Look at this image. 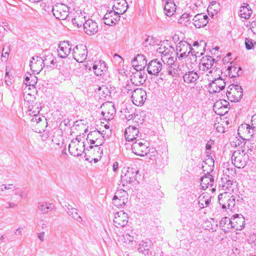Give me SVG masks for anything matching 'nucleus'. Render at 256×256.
Listing matches in <instances>:
<instances>
[{
  "label": "nucleus",
  "mask_w": 256,
  "mask_h": 256,
  "mask_svg": "<svg viewBox=\"0 0 256 256\" xmlns=\"http://www.w3.org/2000/svg\"><path fill=\"white\" fill-rule=\"evenodd\" d=\"M176 54L179 58H186L190 52L192 56H195V58L197 56H200L202 54V52L196 51L192 48L191 45L186 40H181L176 46Z\"/></svg>",
  "instance_id": "f257e3e1"
},
{
  "label": "nucleus",
  "mask_w": 256,
  "mask_h": 256,
  "mask_svg": "<svg viewBox=\"0 0 256 256\" xmlns=\"http://www.w3.org/2000/svg\"><path fill=\"white\" fill-rule=\"evenodd\" d=\"M128 202V192L122 190H118L112 198L113 204L118 208L122 207Z\"/></svg>",
  "instance_id": "9b49d317"
},
{
  "label": "nucleus",
  "mask_w": 256,
  "mask_h": 256,
  "mask_svg": "<svg viewBox=\"0 0 256 256\" xmlns=\"http://www.w3.org/2000/svg\"><path fill=\"white\" fill-rule=\"evenodd\" d=\"M214 160L212 157L208 156L203 162L202 168L204 172L209 174L214 170Z\"/></svg>",
  "instance_id": "2f4dec72"
},
{
  "label": "nucleus",
  "mask_w": 256,
  "mask_h": 256,
  "mask_svg": "<svg viewBox=\"0 0 256 256\" xmlns=\"http://www.w3.org/2000/svg\"><path fill=\"white\" fill-rule=\"evenodd\" d=\"M52 144L53 146H60L61 142L62 136L59 134L54 133L52 136L50 137Z\"/></svg>",
  "instance_id": "de8ad7c7"
},
{
  "label": "nucleus",
  "mask_w": 256,
  "mask_h": 256,
  "mask_svg": "<svg viewBox=\"0 0 256 256\" xmlns=\"http://www.w3.org/2000/svg\"><path fill=\"white\" fill-rule=\"evenodd\" d=\"M244 218L242 214L234 215L232 218V228L236 230H241L244 225Z\"/></svg>",
  "instance_id": "393cba45"
},
{
  "label": "nucleus",
  "mask_w": 256,
  "mask_h": 256,
  "mask_svg": "<svg viewBox=\"0 0 256 256\" xmlns=\"http://www.w3.org/2000/svg\"><path fill=\"white\" fill-rule=\"evenodd\" d=\"M162 62L158 59L150 61L147 66V71L150 74L158 76L162 70Z\"/></svg>",
  "instance_id": "dca6fc26"
},
{
  "label": "nucleus",
  "mask_w": 256,
  "mask_h": 256,
  "mask_svg": "<svg viewBox=\"0 0 256 256\" xmlns=\"http://www.w3.org/2000/svg\"><path fill=\"white\" fill-rule=\"evenodd\" d=\"M224 173V177H232L236 174V171L234 170L232 168H231L230 170L228 168H226L225 170H223Z\"/></svg>",
  "instance_id": "680f3d73"
},
{
  "label": "nucleus",
  "mask_w": 256,
  "mask_h": 256,
  "mask_svg": "<svg viewBox=\"0 0 256 256\" xmlns=\"http://www.w3.org/2000/svg\"><path fill=\"white\" fill-rule=\"evenodd\" d=\"M73 58L78 62H84L88 56V50L86 45L80 44L76 46L72 52Z\"/></svg>",
  "instance_id": "9d476101"
},
{
  "label": "nucleus",
  "mask_w": 256,
  "mask_h": 256,
  "mask_svg": "<svg viewBox=\"0 0 256 256\" xmlns=\"http://www.w3.org/2000/svg\"><path fill=\"white\" fill-rule=\"evenodd\" d=\"M115 113V110L114 105L109 104L108 106V110L102 112L104 118L108 120H112Z\"/></svg>",
  "instance_id": "58836bf2"
},
{
  "label": "nucleus",
  "mask_w": 256,
  "mask_h": 256,
  "mask_svg": "<svg viewBox=\"0 0 256 256\" xmlns=\"http://www.w3.org/2000/svg\"><path fill=\"white\" fill-rule=\"evenodd\" d=\"M235 204V198L233 196H232L230 198H228V200L227 206L228 208L230 210H232V208H234Z\"/></svg>",
  "instance_id": "0e129e2a"
},
{
  "label": "nucleus",
  "mask_w": 256,
  "mask_h": 256,
  "mask_svg": "<svg viewBox=\"0 0 256 256\" xmlns=\"http://www.w3.org/2000/svg\"><path fill=\"white\" fill-rule=\"evenodd\" d=\"M245 45L246 48L248 50L252 49L254 47V44L252 40L248 38H245Z\"/></svg>",
  "instance_id": "69168bd1"
},
{
  "label": "nucleus",
  "mask_w": 256,
  "mask_h": 256,
  "mask_svg": "<svg viewBox=\"0 0 256 256\" xmlns=\"http://www.w3.org/2000/svg\"><path fill=\"white\" fill-rule=\"evenodd\" d=\"M214 183V178L210 174L204 173V176L200 178V186L203 190H206L208 186H212Z\"/></svg>",
  "instance_id": "c756f323"
},
{
  "label": "nucleus",
  "mask_w": 256,
  "mask_h": 256,
  "mask_svg": "<svg viewBox=\"0 0 256 256\" xmlns=\"http://www.w3.org/2000/svg\"><path fill=\"white\" fill-rule=\"evenodd\" d=\"M86 14L82 10H76L73 13L70 21L72 24L78 27H81L87 20Z\"/></svg>",
  "instance_id": "4468645a"
},
{
  "label": "nucleus",
  "mask_w": 256,
  "mask_h": 256,
  "mask_svg": "<svg viewBox=\"0 0 256 256\" xmlns=\"http://www.w3.org/2000/svg\"><path fill=\"white\" fill-rule=\"evenodd\" d=\"M32 122H36L38 128H40L39 132H41V131H44L45 128L47 126V122L46 118L42 116L34 115V118L32 120Z\"/></svg>",
  "instance_id": "a878e982"
},
{
  "label": "nucleus",
  "mask_w": 256,
  "mask_h": 256,
  "mask_svg": "<svg viewBox=\"0 0 256 256\" xmlns=\"http://www.w3.org/2000/svg\"><path fill=\"white\" fill-rule=\"evenodd\" d=\"M128 218L126 213L122 210L114 214L113 224L117 228H122L127 224Z\"/></svg>",
  "instance_id": "ddd939ff"
},
{
  "label": "nucleus",
  "mask_w": 256,
  "mask_h": 256,
  "mask_svg": "<svg viewBox=\"0 0 256 256\" xmlns=\"http://www.w3.org/2000/svg\"><path fill=\"white\" fill-rule=\"evenodd\" d=\"M106 66L104 62L100 60L95 62L93 64L92 69L94 73L97 76H102L106 71Z\"/></svg>",
  "instance_id": "c85d7f7f"
},
{
  "label": "nucleus",
  "mask_w": 256,
  "mask_h": 256,
  "mask_svg": "<svg viewBox=\"0 0 256 256\" xmlns=\"http://www.w3.org/2000/svg\"><path fill=\"white\" fill-rule=\"evenodd\" d=\"M220 226L224 232H228L230 228H232V218L230 220L227 217L223 218L220 221Z\"/></svg>",
  "instance_id": "4c0bfd02"
},
{
  "label": "nucleus",
  "mask_w": 256,
  "mask_h": 256,
  "mask_svg": "<svg viewBox=\"0 0 256 256\" xmlns=\"http://www.w3.org/2000/svg\"><path fill=\"white\" fill-rule=\"evenodd\" d=\"M132 152L139 156H146L150 151L146 142L144 139L137 140L132 146Z\"/></svg>",
  "instance_id": "20e7f679"
},
{
  "label": "nucleus",
  "mask_w": 256,
  "mask_h": 256,
  "mask_svg": "<svg viewBox=\"0 0 256 256\" xmlns=\"http://www.w3.org/2000/svg\"><path fill=\"white\" fill-rule=\"evenodd\" d=\"M212 197L208 192H204L198 198L199 207L204 208L208 206L211 202Z\"/></svg>",
  "instance_id": "bb28decb"
},
{
  "label": "nucleus",
  "mask_w": 256,
  "mask_h": 256,
  "mask_svg": "<svg viewBox=\"0 0 256 256\" xmlns=\"http://www.w3.org/2000/svg\"><path fill=\"white\" fill-rule=\"evenodd\" d=\"M220 111H219L220 113H216L218 115L220 116H223L226 114L228 112L229 108H228V106H224L221 108L219 110Z\"/></svg>",
  "instance_id": "338daca9"
},
{
  "label": "nucleus",
  "mask_w": 256,
  "mask_h": 256,
  "mask_svg": "<svg viewBox=\"0 0 256 256\" xmlns=\"http://www.w3.org/2000/svg\"><path fill=\"white\" fill-rule=\"evenodd\" d=\"M30 63V70L36 74H39L44 68L42 60L41 57L38 56H32Z\"/></svg>",
  "instance_id": "a211bd4d"
},
{
  "label": "nucleus",
  "mask_w": 256,
  "mask_h": 256,
  "mask_svg": "<svg viewBox=\"0 0 256 256\" xmlns=\"http://www.w3.org/2000/svg\"><path fill=\"white\" fill-rule=\"evenodd\" d=\"M192 46L194 47H196V49H194L196 51H198L199 52V50L200 48H202L204 50V48L206 46V43L204 40H200L199 42L196 41L194 42Z\"/></svg>",
  "instance_id": "864d4df0"
},
{
  "label": "nucleus",
  "mask_w": 256,
  "mask_h": 256,
  "mask_svg": "<svg viewBox=\"0 0 256 256\" xmlns=\"http://www.w3.org/2000/svg\"><path fill=\"white\" fill-rule=\"evenodd\" d=\"M37 78L32 76L31 74H30V77L26 76L25 78V83L27 86H34L36 84Z\"/></svg>",
  "instance_id": "8fccbe9b"
},
{
  "label": "nucleus",
  "mask_w": 256,
  "mask_h": 256,
  "mask_svg": "<svg viewBox=\"0 0 256 256\" xmlns=\"http://www.w3.org/2000/svg\"><path fill=\"white\" fill-rule=\"evenodd\" d=\"M214 60L210 56L203 57L200 64V70L202 71H207L212 68Z\"/></svg>",
  "instance_id": "b1692460"
},
{
  "label": "nucleus",
  "mask_w": 256,
  "mask_h": 256,
  "mask_svg": "<svg viewBox=\"0 0 256 256\" xmlns=\"http://www.w3.org/2000/svg\"><path fill=\"white\" fill-rule=\"evenodd\" d=\"M176 10V5L172 0H168L165 3L164 10L166 14L168 16H171Z\"/></svg>",
  "instance_id": "c9c22d12"
},
{
  "label": "nucleus",
  "mask_w": 256,
  "mask_h": 256,
  "mask_svg": "<svg viewBox=\"0 0 256 256\" xmlns=\"http://www.w3.org/2000/svg\"><path fill=\"white\" fill-rule=\"evenodd\" d=\"M252 129L256 132V114L254 115L251 120Z\"/></svg>",
  "instance_id": "774afa93"
},
{
  "label": "nucleus",
  "mask_w": 256,
  "mask_h": 256,
  "mask_svg": "<svg viewBox=\"0 0 256 256\" xmlns=\"http://www.w3.org/2000/svg\"><path fill=\"white\" fill-rule=\"evenodd\" d=\"M254 130L252 129V126H250L249 124H244L239 126L238 132V135L241 132L244 133V136L247 138V140H248L254 134Z\"/></svg>",
  "instance_id": "7c9ffc66"
},
{
  "label": "nucleus",
  "mask_w": 256,
  "mask_h": 256,
  "mask_svg": "<svg viewBox=\"0 0 256 256\" xmlns=\"http://www.w3.org/2000/svg\"><path fill=\"white\" fill-rule=\"evenodd\" d=\"M198 77L199 76L198 73L194 70L186 72L183 76L184 82L188 84L195 82L198 80Z\"/></svg>",
  "instance_id": "f704fd0d"
},
{
  "label": "nucleus",
  "mask_w": 256,
  "mask_h": 256,
  "mask_svg": "<svg viewBox=\"0 0 256 256\" xmlns=\"http://www.w3.org/2000/svg\"><path fill=\"white\" fill-rule=\"evenodd\" d=\"M66 211L68 215L71 216L72 218H74L75 220L79 223H82V217L80 216L78 213V210L73 208L70 204H68V205H66Z\"/></svg>",
  "instance_id": "cd10ccee"
},
{
  "label": "nucleus",
  "mask_w": 256,
  "mask_h": 256,
  "mask_svg": "<svg viewBox=\"0 0 256 256\" xmlns=\"http://www.w3.org/2000/svg\"><path fill=\"white\" fill-rule=\"evenodd\" d=\"M138 170L132 168H124L122 170L121 182L120 185L122 184L124 186L126 184H130L134 181L136 179Z\"/></svg>",
  "instance_id": "423d86ee"
},
{
  "label": "nucleus",
  "mask_w": 256,
  "mask_h": 256,
  "mask_svg": "<svg viewBox=\"0 0 256 256\" xmlns=\"http://www.w3.org/2000/svg\"><path fill=\"white\" fill-rule=\"evenodd\" d=\"M146 98V93L142 88H136L132 92V99L134 104L141 106Z\"/></svg>",
  "instance_id": "f8f14e48"
},
{
  "label": "nucleus",
  "mask_w": 256,
  "mask_h": 256,
  "mask_svg": "<svg viewBox=\"0 0 256 256\" xmlns=\"http://www.w3.org/2000/svg\"><path fill=\"white\" fill-rule=\"evenodd\" d=\"M252 10L248 4H244L238 12L239 16L244 19H248L252 14Z\"/></svg>",
  "instance_id": "473e14b6"
},
{
  "label": "nucleus",
  "mask_w": 256,
  "mask_h": 256,
  "mask_svg": "<svg viewBox=\"0 0 256 256\" xmlns=\"http://www.w3.org/2000/svg\"><path fill=\"white\" fill-rule=\"evenodd\" d=\"M192 16L190 15V14L185 12L180 16L178 20V22L182 24L187 26L190 23V20Z\"/></svg>",
  "instance_id": "49530a36"
},
{
  "label": "nucleus",
  "mask_w": 256,
  "mask_h": 256,
  "mask_svg": "<svg viewBox=\"0 0 256 256\" xmlns=\"http://www.w3.org/2000/svg\"><path fill=\"white\" fill-rule=\"evenodd\" d=\"M193 24L196 28H200L206 25L208 18L206 14L201 13L196 14L192 19Z\"/></svg>",
  "instance_id": "412c9836"
},
{
  "label": "nucleus",
  "mask_w": 256,
  "mask_h": 256,
  "mask_svg": "<svg viewBox=\"0 0 256 256\" xmlns=\"http://www.w3.org/2000/svg\"><path fill=\"white\" fill-rule=\"evenodd\" d=\"M240 138H236L235 141L233 142L234 143L236 146H240L242 148V146H245L246 142L245 140H246V138H242V136H240Z\"/></svg>",
  "instance_id": "603ef678"
},
{
  "label": "nucleus",
  "mask_w": 256,
  "mask_h": 256,
  "mask_svg": "<svg viewBox=\"0 0 256 256\" xmlns=\"http://www.w3.org/2000/svg\"><path fill=\"white\" fill-rule=\"evenodd\" d=\"M14 188L13 184H2L0 185V192H4L6 190H12Z\"/></svg>",
  "instance_id": "bf43d9fd"
},
{
  "label": "nucleus",
  "mask_w": 256,
  "mask_h": 256,
  "mask_svg": "<svg viewBox=\"0 0 256 256\" xmlns=\"http://www.w3.org/2000/svg\"><path fill=\"white\" fill-rule=\"evenodd\" d=\"M105 140L104 136L102 134L98 137V138L92 144L94 146L90 145L87 147L86 150V156L85 159L86 160H88L89 158L92 157V152L93 151L96 150L98 154H102L103 150L100 147V146L102 145Z\"/></svg>",
  "instance_id": "0eeeda50"
},
{
  "label": "nucleus",
  "mask_w": 256,
  "mask_h": 256,
  "mask_svg": "<svg viewBox=\"0 0 256 256\" xmlns=\"http://www.w3.org/2000/svg\"><path fill=\"white\" fill-rule=\"evenodd\" d=\"M140 247L138 248L139 252L142 253L144 256H148L149 247L147 244V242L142 241L139 244Z\"/></svg>",
  "instance_id": "a18cd8bd"
},
{
  "label": "nucleus",
  "mask_w": 256,
  "mask_h": 256,
  "mask_svg": "<svg viewBox=\"0 0 256 256\" xmlns=\"http://www.w3.org/2000/svg\"><path fill=\"white\" fill-rule=\"evenodd\" d=\"M248 160V156L245 150H235L232 156V162L237 168H243Z\"/></svg>",
  "instance_id": "f03ea898"
},
{
  "label": "nucleus",
  "mask_w": 256,
  "mask_h": 256,
  "mask_svg": "<svg viewBox=\"0 0 256 256\" xmlns=\"http://www.w3.org/2000/svg\"><path fill=\"white\" fill-rule=\"evenodd\" d=\"M82 26L84 32L89 36L94 35L98 31V24L91 19H87Z\"/></svg>",
  "instance_id": "6ab92c4d"
},
{
  "label": "nucleus",
  "mask_w": 256,
  "mask_h": 256,
  "mask_svg": "<svg viewBox=\"0 0 256 256\" xmlns=\"http://www.w3.org/2000/svg\"><path fill=\"white\" fill-rule=\"evenodd\" d=\"M123 12V10H120V12H116L110 10L106 12L103 18L104 22L105 24L112 26L120 20V14Z\"/></svg>",
  "instance_id": "2eb2a0df"
},
{
  "label": "nucleus",
  "mask_w": 256,
  "mask_h": 256,
  "mask_svg": "<svg viewBox=\"0 0 256 256\" xmlns=\"http://www.w3.org/2000/svg\"><path fill=\"white\" fill-rule=\"evenodd\" d=\"M52 13L57 19L64 20L68 18V20H70V18H68L69 8L63 4L54 5L52 8Z\"/></svg>",
  "instance_id": "6e6552de"
},
{
  "label": "nucleus",
  "mask_w": 256,
  "mask_h": 256,
  "mask_svg": "<svg viewBox=\"0 0 256 256\" xmlns=\"http://www.w3.org/2000/svg\"><path fill=\"white\" fill-rule=\"evenodd\" d=\"M176 70L178 72V76L183 74L184 72L186 71V65L184 64H176Z\"/></svg>",
  "instance_id": "5fc2aeb1"
},
{
  "label": "nucleus",
  "mask_w": 256,
  "mask_h": 256,
  "mask_svg": "<svg viewBox=\"0 0 256 256\" xmlns=\"http://www.w3.org/2000/svg\"><path fill=\"white\" fill-rule=\"evenodd\" d=\"M174 51V48L171 46L167 45V46L162 44L158 49L157 52L160 54L162 56L166 57L172 55Z\"/></svg>",
  "instance_id": "72a5a7b5"
},
{
  "label": "nucleus",
  "mask_w": 256,
  "mask_h": 256,
  "mask_svg": "<svg viewBox=\"0 0 256 256\" xmlns=\"http://www.w3.org/2000/svg\"><path fill=\"white\" fill-rule=\"evenodd\" d=\"M40 104L38 102H34L32 106H28L29 110L32 112L30 114L36 115L40 112Z\"/></svg>",
  "instance_id": "09e8293b"
},
{
  "label": "nucleus",
  "mask_w": 256,
  "mask_h": 256,
  "mask_svg": "<svg viewBox=\"0 0 256 256\" xmlns=\"http://www.w3.org/2000/svg\"><path fill=\"white\" fill-rule=\"evenodd\" d=\"M136 70V72L133 73L132 76H131L130 81L134 86H140L145 82L147 76L141 70V68L139 70L137 68Z\"/></svg>",
  "instance_id": "f3484780"
},
{
  "label": "nucleus",
  "mask_w": 256,
  "mask_h": 256,
  "mask_svg": "<svg viewBox=\"0 0 256 256\" xmlns=\"http://www.w3.org/2000/svg\"><path fill=\"white\" fill-rule=\"evenodd\" d=\"M134 240V236L129 234H125L122 236V241L124 243H130Z\"/></svg>",
  "instance_id": "6e6d98bb"
},
{
  "label": "nucleus",
  "mask_w": 256,
  "mask_h": 256,
  "mask_svg": "<svg viewBox=\"0 0 256 256\" xmlns=\"http://www.w3.org/2000/svg\"><path fill=\"white\" fill-rule=\"evenodd\" d=\"M229 90L226 91L228 99L233 102H238L243 96L242 89L238 84H231L228 87Z\"/></svg>",
  "instance_id": "1a4fd4ad"
},
{
  "label": "nucleus",
  "mask_w": 256,
  "mask_h": 256,
  "mask_svg": "<svg viewBox=\"0 0 256 256\" xmlns=\"http://www.w3.org/2000/svg\"><path fill=\"white\" fill-rule=\"evenodd\" d=\"M145 60V58L144 55L142 54H138L136 58H134V60L132 61V64L133 66H135L137 69L138 68V66H136V62L138 60ZM136 70V68H135Z\"/></svg>",
  "instance_id": "e2e57ef3"
},
{
  "label": "nucleus",
  "mask_w": 256,
  "mask_h": 256,
  "mask_svg": "<svg viewBox=\"0 0 256 256\" xmlns=\"http://www.w3.org/2000/svg\"><path fill=\"white\" fill-rule=\"evenodd\" d=\"M220 73H222L221 71L220 70L216 69L214 68H212L210 70H208L206 74H210V78H215L216 74L219 75L220 76Z\"/></svg>",
  "instance_id": "4d7b16f0"
},
{
  "label": "nucleus",
  "mask_w": 256,
  "mask_h": 256,
  "mask_svg": "<svg viewBox=\"0 0 256 256\" xmlns=\"http://www.w3.org/2000/svg\"><path fill=\"white\" fill-rule=\"evenodd\" d=\"M52 204L48 202H40L38 204V209L42 214H46L53 208Z\"/></svg>",
  "instance_id": "ea45409f"
},
{
  "label": "nucleus",
  "mask_w": 256,
  "mask_h": 256,
  "mask_svg": "<svg viewBox=\"0 0 256 256\" xmlns=\"http://www.w3.org/2000/svg\"><path fill=\"white\" fill-rule=\"evenodd\" d=\"M102 133L98 130L90 132L87 136L86 141L92 144L100 136Z\"/></svg>",
  "instance_id": "a19ab883"
},
{
  "label": "nucleus",
  "mask_w": 256,
  "mask_h": 256,
  "mask_svg": "<svg viewBox=\"0 0 256 256\" xmlns=\"http://www.w3.org/2000/svg\"><path fill=\"white\" fill-rule=\"evenodd\" d=\"M134 85L132 83V84H128L123 87L122 90L123 93H128L130 91H132L134 90Z\"/></svg>",
  "instance_id": "13d9d810"
},
{
  "label": "nucleus",
  "mask_w": 256,
  "mask_h": 256,
  "mask_svg": "<svg viewBox=\"0 0 256 256\" xmlns=\"http://www.w3.org/2000/svg\"><path fill=\"white\" fill-rule=\"evenodd\" d=\"M176 58H174L172 55L166 57L165 56H162L161 58L162 62L164 64H166L168 67L175 65Z\"/></svg>",
  "instance_id": "37998d69"
},
{
  "label": "nucleus",
  "mask_w": 256,
  "mask_h": 256,
  "mask_svg": "<svg viewBox=\"0 0 256 256\" xmlns=\"http://www.w3.org/2000/svg\"><path fill=\"white\" fill-rule=\"evenodd\" d=\"M12 190H14V194L22 198H26V194L24 193V191L22 189L19 188H16L14 186V188Z\"/></svg>",
  "instance_id": "052dcab7"
},
{
  "label": "nucleus",
  "mask_w": 256,
  "mask_h": 256,
  "mask_svg": "<svg viewBox=\"0 0 256 256\" xmlns=\"http://www.w3.org/2000/svg\"><path fill=\"white\" fill-rule=\"evenodd\" d=\"M138 134V130L134 126H129L125 130L124 137L128 142H132L136 138Z\"/></svg>",
  "instance_id": "4be33fe9"
},
{
  "label": "nucleus",
  "mask_w": 256,
  "mask_h": 256,
  "mask_svg": "<svg viewBox=\"0 0 256 256\" xmlns=\"http://www.w3.org/2000/svg\"><path fill=\"white\" fill-rule=\"evenodd\" d=\"M222 188L224 190H226V192L229 193L234 191L236 182H234L232 177H223L222 178Z\"/></svg>",
  "instance_id": "5701e85b"
},
{
  "label": "nucleus",
  "mask_w": 256,
  "mask_h": 256,
  "mask_svg": "<svg viewBox=\"0 0 256 256\" xmlns=\"http://www.w3.org/2000/svg\"><path fill=\"white\" fill-rule=\"evenodd\" d=\"M176 64L168 66L166 68V71L169 76L172 77L178 76V72H177Z\"/></svg>",
  "instance_id": "3c124183"
},
{
  "label": "nucleus",
  "mask_w": 256,
  "mask_h": 256,
  "mask_svg": "<svg viewBox=\"0 0 256 256\" xmlns=\"http://www.w3.org/2000/svg\"><path fill=\"white\" fill-rule=\"evenodd\" d=\"M86 144L80 140H72L68 146V152L70 154L74 156L82 155L84 152L86 156Z\"/></svg>",
  "instance_id": "39448f33"
},
{
  "label": "nucleus",
  "mask_w": 256,
  "mask_h": 256,
  "mask_svg": "<svg viewBox=\"0 0 256 256\" xmlns=\"http://www.w3.org/2000/svg\"><path fill=\"white\" fill-rule=\"evenodd\" d=\"M229 105V102L226 100H219L216 101L213 106V110L215 113H220L219 111H220L219 110L221 108L224 106H228Z\"/></svg>",
  "instance_id": "79ce46f5"
},
{
  "label": "nucleus",
  "mask_w": 256,
  "mask_h": 256,
  "mask_svg": "<svg viewBox=\"0 0 256 256\" xmlns=\"http://www.w3.org/2000/svg\"><path fill=\"white\" fill-rule=\"evenodd\" d=\"M228 74L232 77H236L240 76L242 72V68L240 67L237 68L234 66H230L228 67Z\"/></svg>",
  "instance_id": "c03bdc74"
},
{
  "label": "nucleus",
  "mask_w": 256,
  "mask_h": 256,
  "mask_svg": "<svg viewBox=\"0 0 256 256\" xmlns=\"http://www.w3.org/2000/svg\"><path fill=\"white\" fill-rule=\"evenodd\" d=\"M41 58L42 60V64L44 65V67H51L52 65H54L56 63L53 55L50 52H45L42 54V57H41Z\"/></svg>",
  "instance_id": "e433bc0d"
},
{
  "label": "nucleus",
  "mask_w": 256,
  "mask_h": 256,
  "mask_svg": "<svg viewBox=\"0 0 256 256\" xmlns=\"http://www.w3.org/2000/svg\"><path fill=\"white\" fill-rule=\"evenodd\" d=\"M206 76L208 80L210 82L208 84L210 92H219L225 88L226 82L219 75L216 74L214 78H210L208 74Z\"/></svg>",
  "instance_id": "7ed1b4c3"
},
{
  "label": "nucleus",
  "mask_w": 256,
  "mask_h": 256,
  "mask_svg": "<svg viewBox=\"0 0 256 256\" xmlns=\"http://www.w3.org/2000/svg\"><path fill=\"white\" fill-rule=\"evenodd\" d=\"M72 48L69 42H60L58 48V56L61 58H66L70 54Z\"/></svg>",
  "instance_id": "aec40b11"
}]
</instances>
